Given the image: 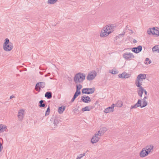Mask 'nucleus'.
I'll return each instance as SVG.
<instances>
[{
  "instance_id": "2eb2a0df",
  "label": "nucleus",
  "mask_w": 159,
  "mask_h": 159,
  "mask_svg": "<svg viewBox=\"0 0 159 159\" xmlns=\"http://www.w3.org/2000/svg\"><path fill=\"white\" fill-rule=\"evenodd\" d=\"M143 92L144 88L143 87H141L138 88L137 93L139 96L140 97H142Z\"/></svg>"
},
{
  "instance_id": "2f4dec72",
  "label": "nucleus",
  "mask_w": 159,
  "mask_h": 159,
  "mask_svg": "<svg viewBox=\"0 0 159 159\" xmlns=\"http://www.w3.org/2000/svg\"><path fill=\"white\" fill-rule=\"evenodd\" d=\"M125 72H123L122 74H119L118 75L119 77L120 78H124Z\"/></svg>"
},
{
  "instance_id": "5fc2aeb1",
  "label": "nucleus",
  "mask_w": 159,
  "mask_h": 159,
  "mask_svg": "<svg viewBox=\"0 0 159 159\" xmlns=\"http://www.w3.org/2000/svg\"><path fill=\"white\" fill-rule=\"evenodd\" d=\"M144 63H145V64H147V61H145V62H144Z\"/></svg>"
},
{
  "instance_id": "ea45409f",
  "label": "nucleus",
  "mask_w": 159,
  "mask_h": 159,
  "mask_svg": "<svg viewBox=\"0 0 159 159\" xmlns=\"http://www.w3.org/2000/svg\"><path fill=\"white\" fill-rule=\"evenodd\" d=\"M145 61H148V63L149 64H150L151 63V61L148 58H146L145 59Z\"/></svg>"
},
{
  "instance_id": "393cba45",
  "label": "nucleus",
  "mask_w": 159,
  "mask_h": 159,
  "mask_svg": "<svg viewBox=\"0 0 159 159\" xmlns=\"http://www.w3.org/2000/svg\"><path fill=\"white\" fill-rule=\"evenodd\" d=\"M66 107L65 106H62L59 107L58 108V112L60 114H62L65 109Z\"/></svg>"
},
{
  "instance_id": "6e6d98bb",
  "label": "nucleus",
  "mask_w": 159,
  "mask_h": 159,
  "mask_svg": "<svg viewBox=\"0 0 159 159\" xmlns=\"http://www.w3.org/2000/svg\"><path fill=\"white\" fill-rule=\"evenodd\" d=\"M110 73H112H112H113V70L112 71V72H110Z\"/></svg>"
},
{
  "instance_id": "c85d7f7f",
  "label": "nucleus",
  "mask_w": 159,
  "mask_h": 159,
  "mask_svg": "<svg viewBox=\"0 0 159 159\" xmlns=\"http://www.w3.org/2000/svg\"><path fill=\"white\" fill-rule=\"evenodd\" d=\"M82 88V85L80 84H78L76 85V91L80 92V90Z\"/></svg>"
},
{
  "instance_id": "bf43d9fd",
  "label": "nucleus",
  "mask_w": 159,
  "mask_h": 159,
  "mask_svg": "<svg viewBox=\"0 0 159 159\" xmlns=\"http://www.w3.org/2000/svg\"><path fill=\"white\" fill-rule=\"evenodd\" d=\"M46 159H48V158H46Z\"/></svg>"
},
{
  "instance_id": "473e14b6",
  "label": "nucleus",
  "mask_w": 159,
  "mask_h": 159,
  "mask_svg": "<svg viewBox=\"0 0 159 159\" xmlns=\"http://www.w3.org/2000/svg\"><path fill=\"white\" fill-rule=\"evenodd\" d=\"M158 48V46L155 45L152 48V51L153 52H156L157 51V50Z\"/></svg>"
},
{
  "instance_id": "dca6fc26",
  "label": "nucleus",
  "mask_w": 159,
  "mask_h": 159,
  "mask_svg": "<svg viewBox=\"0 0 159 159\" xmlns=\"http://www.w3.org/2000/svg\"><path fill=\"white\" fill-rule=\"evenodd\" d=\"M115 27L114 25H108L106 26V28L105 29L107 31H112V32L114 30V28Z\"/></svg>"
},
{
  "instance_id": "72a5a7b5",
  "label": "nucleus",
  "mask_w": 159,
  "mask_h": 159,
  "mask_svg": "<svg viewBox=\"0 0 159 159\" xmlns=\"http://www.w3.org/2000/svg\"><path fill=\"white\" fill-rule=\"evenodd\" d=\"M89 89L92 90H88L89 92H92L91 93H90V94H92V93H94V92L95 91V88L94 87H93V88H89Z\"/></svg>"
},
{
  "instance_id": "79ce46f5",
  "label": "nucleus",
  "mask_w": 159,
  "mask_h": 159,
  "mask_svg": "<svg viewBox=\"0 0 159 159\" xmlns=\"http://www.w3.org/2000/svg\"><path fill=\"white\" fill-rule=\"evenodd\" d=\"M113 73H112L113 74H116L118 73V70H113Z\"/></svg>"
},
{
  "instance_id": "aec40b11",
  "label": "nucleus",
  "mask_w": 159,
  "mask_h": 159,
  "mask_svg": "<svg viewBox=\"0 0 159 159\" xmlns=\"http://www.w3.org/2000/svg\"><path fill=\"white\" fill-rule=\"evenodd\" d=\"M153 146L152 145H148L145 148L146 151L148 152V154L151 152V150L153 149Z\"/></svg>"
},
{
  "instance_id": "58836bf2",
  "label": "nucleus",
  "mask_w": 159,
  "mask_h": 159,
  "mask_svg": "<svg viewBox=\"0 0 159 159\" xmlns=\"http://www.w3.org/2000/svg\"><path fill=\"white\" fill-rule=\"evenodd\" d=\"M77 97L76 96H75L74 95L71 100V102H73Z\"/></svg>"
},
{
  "instance_id": "c9c22d12",
  "label": "nucleus",
  "mask_w": 159,
  "mask_h": 159,
  "mask_svg": "<svg viewBox=\"0 0 159 159\" xmlns=\"http://www.w3.org/2000/svg\"><path fill=\"white\" fill-rule=\"evenodd\" d=\"M96 134H98V136H101L104 134V133L103 132V131H102L101 130H100L98 131V133H96Z\"/></svg>"
},
{
  "instance_id": "9d476101",
  "label": "nucleus",
  "mask_w": 159,
  "mask_h": 159,
  "mask_svg": "<svg viewBox=\"0 0 159 159\" xmlns=\"http://www.w3.org/2000/svg\"><path fill=\"white\" fill-rule=\"evenodd\" d=\"M81 98V100L84 103H88L91 101L90 98L88 96L84 95Z\"/></svg>"
},
{
  "instance_id": "603ef678",
  "label": "nucleus",
  "mask_w": 159,
  "mask_h": 159,
  "mask_svg": "<svg viewBox=\"0 0 159 159\" xmlns=\"http://www.w3.org/2000/svg\"><path fill=\"white\" fill-rule=\"evenodd\" d=\"M128 28H129V27H128V25H127L126 26V29H128Z\"/></svg>"
},
{
  "instance_id": "0eeeda50",
  "label": "nucleus",
  "mask_w": 159,
  "mask_h": 159,
  "mask_svg": "<svg viewBox=\"0 0 159 159\" xmlns=\"http://www.w3.org/2000/svg\"><path fill=\"white\" fill-rule=\"evenodd\" d=\"M123 57L127 60H130L134 57L133 54L130 52H126L124 53L123 55Z\"/></svg>"
},
{
  "instance_id": "7ed1b4c3",
  "label": "nucleus",
  "mask_w": 159,
  "mask_h": 159,
  "mask_svg": "<svg viewBox=\"0 0 159 159\" xmlns=\"http://www.w3.org/2000/svg\"><path fill=\"white\" fill-rule=\"evenodd\" d=\"M143 104L142 105V101L140 99H139L137 102L134 105L131 106L130 107V109L136 108L138 107H140L141 108L145 107L148 105V102L146 100H143Z\"/></svg>"
},
{
  "instance_id": "20e7f679",
  "label": "nucleus",
  "mask_w": 159,
  "mask_h": 159,
  "mask_svg": "<svg viewBox=\"0 0 159 159\" xmlns=\"http://www.w3.org/2000/svg\"><path fill=\"white\" fill-rule=\"evenodd\" d=\"M147 32L148 34L155 35L156 36H159V28L157 27L150 28L148 30Z\"/></svg>"
},
{
  "instance_id": "39448f33",
  "label": "nucleus",
  "mask_w": 159,
  "mask_h": 159,
  "mask_svg": "<svg viewBox=\"0 0 159 159\" xmlns=\"http://www.w3.org/2000/svg\"><path fill=\"white\" fill-rule=\"evenodd\" d=\"M45 85V83L44 82H39L37 83L35 86V89L38 92L41 90V88H43Z\"/></svg>"
},
{
  "instance_id": "09e8293b",
  "label": "nucleus",
  "mask_w": 159,
  "mask_h": 159,
  "mask_svg": "<svg viewBox=\"0 0 159 159\" xmlns=\"http://www.w3.org/2000/svg\"><path fill=\"white\" fill-rule=\"evenodd\" d=\"M128 30H129V31H131V34H133V31L132 30H130L129 29H128Z\"/></svg>"
},
{
  "instance_id": "a18cd8bd",
  "label": "nucleus",
  "mask_w": 159,
  "mask_h": 159,
  "mask_svg": "<svg viewBox=\"0 0 159 159\" xmlns=\"http://www.w3.org/2000/svg\"><path fill=\"white\" fill-rule=\"evenodd\" d=\"M148 98V97L147 96H145L143 98V100H146V99Z\"/></svg>"
},
{
  "instance_id": "412c9836",
  "label": "nucleus",
  "mask_w": 159,
  "mask_h": 159,
  "mask_svg": "<svg viewBox=\"0 0 159 159\" xmlns=\"http://www.w3.org/2000/svg\"><path fill=\"white\" fill-rule=\"evenodd\" d=\"M7 129L6 125L2 124L0 125V133H2L4 131H6Z\"/></svg>"
},
{
  "instance_id": "7c9ffc66",
  "label": "nucleus",
  "mask_w": 159,
  "mask_h": 159,
  "mask_svg": "<svg viewBox=\"0 0 159 159\" xmlns=\"http://www.w3.org/2000/svg\"><path fill=\"white\" fill-rule=\"evenodd\" d=\"M85 153H84L83 154H80V155H79V156H78L76 159H80L81 158L85 156Z\"/></svg>"
},
{
  "instance_id": "f704fd0d",
  "label": "nucleus",
  "mask_w": 159,
  "mask_h": 159,
  "mask_svg": "<svg viewBox=\"0 0 159 159\" xmlns=\"http://www.w3.org/2000/svg\"><path fill=\"white\" fill-rule=\"evenodd\" d=\"M81 92H79L76 90V92L75 93L74 95L77 97L79 95L81 94Z\"/></svg>"
},
{
  "instance_id": "423d86ee",
  "label": "nucleus",
  "mask_w": 159,
  "mask_h": 159,
  "mask_svg": "<svg viewBox=\"0 0 159 159\" xmlns=\"http://www.w3.org/2000/svg\"><path fill=\"white\" fill-rule=\"evenodd\" d=\"M97 73L95 71L93 70L89 73L87 77V79L88 80H91L93 79L96 76Z\"/></svg>"
},
{
  "instance_id": "5701e85b",
  "label": "nucleus",
  "mask_w": 159,
  "mask_h": 159,
  "mask_svg": "<svg viewBox=\"0 0 159 159\" xmlns=\"http://www.w3.org/2000/svg\"><path fill=\"white\" fill-rule=\"evenodd\" d=\"M93 106H91L90 107L89 106H86L84 107L82 109V111H90L91 109H92L93 108Z\"/></svg>"
},
{
  "instance_id": "3c124183",
  "label": "nucleus",
  "mask_w": 159,
  "mask_h": 159,
  "mask_svg": "<svg viewBox=\"0 0 159 159\" xmlns=\"http://www.w3.org/2000/svg\"><path fill=\"white\" fill-rule=\"evenodd\" d=\"M125 32H124L123 34H120V35H125Z\"/></svg>"
},
{
  "instance_id": "6e6552de",
  "label": "nucleus",
  "mask_w": 159,
  "mask_h": 159,
  "mask_svg": "<svg viewBox=\"0 0 159 159\" xmlns=\"http://www.w3.org/2000/svg\"><path fill=\"white\" fill-rule=\"evenodd\" d=\"M106 28H103L101 31V32L100 34V36L101 37H105L108 36L109 34L112 32V31H109L107 32V30L105 29Z\"/></svg>"
},
{
  "instance_id": "bb28decb",
  "label": "nucleus",
  "mask_w": 159,
  "mask_h": 159,
  "mask_svg": "<svg viewBox=\"0 0 159 159\" xmlns=\"http://www.w3.org/2000/svg\"><path fill=\"white\" fill-rule=\"evenodd\" d=\"M58 0H48L47 3L49 4H54L56 3Z\"/></svg>"
},
{
  "instance_id": "f8f14e48",
  "label": "nucleus",
  "mask_w": 159,
  "mask_h": 159,
  "mask_svg": "<svg viewBox=\"0 0 159 159\" xmlns=\"http://www.w3.org/2000/svg\"><path fill=\"white\" fill-rule=\"evenodd\" d=\"M24 116V111L23 110H20L18 113V117L20 120L21 121Z\"/></svg>"
},
{
  "instance_id": "a19ab883",
  "label": "nucleus",
  "mask_w": 159,
  "mask_h": 159,
  "mask_svg": "<svg viewBox=\"0 0 159 159\" xmlns=\"http://www.w3.org/2000/svg\"><path fill=\"white\" fill-rule=\"evenodd\" d=\"M2 148H3V147H2V144L0 142V152H1L2 151Z\"/></svg>"
},
{
  "instance_id": "4468645a",
  "label": "nucleus",
  "mask_w": 159,
  "mask_h": 159,
  "mask_svg": "<svg viewBox=\"0 0 159 159\" xmlns=\"http://www.w3.org/2000/svg\"><path fill=\"white\" fill-rule=\"evenodd\" d=\"M148 154V152L146 151L145 148H143L140 152V156L142 157H145Z\"/></svg>"
},
{
  "instance_id": "f03ea898",
  "label": "nucleus",
  "mask_w": 159,
  "mask_h": 159,
  "mask_svg": "<svg viewBox=\"0 0 159 159\" xmlns=\"http://www.w3.org/2000/svg\"><path fill=\"white\" fill-rule=\"evenodd\" d=\"M13 48V44L11 42H10L8 39H6L3 43V49L6 51L8 52L11 51Z\"/></svg>"
},
{
  "instance_id": "f3484780",
  "label": "nucleus",
  "mask_w": 159,
  "mask_h": 159,
  "mask_svg": "<svg viewBox=\"0 0 159 159\" xmlns=\"http://www.w3.org/2000/svg\"><path fill=\"white\" fill-rule=\"evenodd\" d=\"M146 78V74H140L138 76L137 79L138 80H141L142 81L143 80L145 79Z\"/></svg>"
},
{
  "instance_id": "49530a36",
  "label": "nucleus",
  "mask_w": 159,
  "mask_h": 159,
  "mask_svg": "<svg viewBox=\"0 0 159 159\" xmlns=\"http://www.w3.org/2000/svg\"><path fill=\"white\" fill-rule=\"evenodd\" d=\"M15 97L14 96H13V95H12L10 97V99H11L12 98H15Z\"/></svg>"
},
{
  "instance_id": "13d9d810",
  "label": "nucleus",
  "mask_w": 159,
  "mask_h": 159,
  "mask_svg": "<svg viewBox=\"0 0 159 159\" xmlns=\"http://www.w3.org/2000/svg\"><path fill=\"white\" fill-rule=\"evenodd\" d=\"M42 73V72H39V73H40V74H41V73Z\"/></svg>"
},
{
  "instance_id": "864d4df0",
  "label": "nucleus",
  "mask_w": 159,
  "mask_h": 159,
  "mask_svg": "<svg viewBox=\"0 0 159 159\" xmlns=\"http://www.w3.org/2000/svg\"><path fill=\"white\" fill-rule=\"evenodd\" d=\"M157 52H158L159 53V49H157Z\"/></svg>"
},
{
  "instance_id": "ddd939ff",
  "label": "nucleus",
  "mask_w": 159,
  "mask_h": 159,
  "mask_svg": "<svg viewBox=\"0 0 159 159\" xmlns=\"http://www.w3.org/2000/svg\"><path fill=\"white\" fill-rule=\"evenodd\" d=\"M98 134H95L94 136H93L91 140V142L93 144L98 142L99 139V138L98 137Z\"/></svg>"
},
{
  "instance_id": "1a4fd4ad",
  "label": "nucleus",
  "mask_w": 159,
  "mask_h": 159,
  "mask_svg": "<svg viewBox=\"0 0 159 159\" xmlns=\"http://www.w3.org/2000/svg\"><path fill=\"white\" fill-rule=\"evenodd\" d=\"M142 48L141 46L139 45L137 47L132 48V51L135 53H138L141 51Z\"/></svg>"
},
{
  "instance_id": "f257e3e1",
  "label": "nucleus",
  "mask_w": 159,
  "mask_h": 159,
  "mask_svg": "<svg viewBox=\"0 0 159 159\" xmlns=\"http://www.w3.org/2000/svg\"><path fill=\"white\" fill-rule=\"evenodd\" d=\"M85 74L83 73L79 72L75 75L74 78V81L76 84L82 83L85 79Z\"/></svg>"
},
{
  "instance_id": "9b49d317",
  "label": "nucleus",
  "mask_w": 159,
  "mask_h": 159,
  "mask_svg": "<svg viewBox=\"0 0 159 159\" xmlns=\"http://www.w3.org/2000/svg\"><path fill=\"white\" fill-rule=\"evenodd\" d=\"M115 106V104H112L111 107H109L105 109L104 112L107 113L111 112H113L114 111V108Z\"/></svg>"
},
{
  "instance_id": "c03bdc74",
  "label": "nucleus",
  "mask_w": 159,
  "mask_h": 159,
  "mask_svg": "<svg viewBox=\"0 0 159 159\" xmlns=\"http://www.w3.org/2000/svg\"><path fill=\"white\" fill-rule=\"evenodd\" d=\"M143 92L144 93V94H145V95H147V91L146 90H144V92Z\"/></svg>"
},
{
  "instance_id": "4d7b16f0",
  "label": "nucleus",
  "mask_w": 159,
  "mask_h": 159,
  "mask_svg": "<svg viewBox=\"0 0 159 159\" xmlns=\"http://www.w3.org/2000/svg\"><path fill=\"white\" fill-rule=\"evenodd\" d=\"M77 109H76V108H75V111H77Z\"/></svg>"
},
{
  "instance_id": "37998d69",
  "label": "nucleus",
  "mask_w": 159,
  "mask_h": 159,
  "mask_svg": "<svg viewBox=\"0 0 159 159\" xmlns=\"http://www.w3.org/2000/svg\"><path fill=\"white\" fill-rule=\"evenodd\" d=\"M51 75V74L50 73H47V74H46V75H45V77H47V76H49L50 75Z\"/></svg>"
},
{
  "instance_id": "4be33fe9",
  "label": "nucleus",
  "mask_w": 159,
  "mask_h": 159,
  "mask_svg": "<svg viewBox=\"0 0 159 159\" xmlns=\"http://www.w3.org/2000/svg\"><path fill=\"white\" fill-rule=\"evenodd\" d=\"M89 90H92L91 89H89L88 88H84L82 89V94H90L92 92H89Z\"/></svg>"
},
{
  "instance_id": "6ab92c4d",
  "label": "nucleus",
  "mask_w": 159,
  "mask_h": 159,
  "mask_svg": "<svg viewBox=\"0 0 159 159\" xmlns=\"http://www.w3.org/2000/svg\"><path fill=\"white\" fill-rule=\"evenodd\" d=\"M52 93L51 92H47L45 94V97L48 99H49L52 98Z\"/></svg>"
},
{
  "instance_id": "e433bc0d",
  "label": "nucleus",
  "mask_w": 159,
  "mask_h": 159,
  "mask_svg": "<svg viewBox=\"0 0 159 159\" xmlns=\"http://www.w3.org/2000/svg\"><path fill=\"white\" fill-rule=\"evenodd\" d=\"M102 131H103V133H104L106 131H107V129L105 127H103L100 129Z\"/></svg>"
},
{
  "instance_id": "8fccbe9b",
  "label": "nucleus",
  "mask_w": 159,
  "mask_h": 159,
  "mask_svg": "<svg viewBox=\"0 0 159 159\" xmlns=\"http://www.w3.org/2000/svg\"><path fill=\"white\" fill-rule=\"evenodd\" d=\"M98 101H96L94 104L95 105H96V104H98Z\"/></svg>"
},
{
  "instance_id": "4c0bfd02",
  "label": "nucleus",
  "mask_w": 159,
  "mask_h": 159,
  "mask_svg": "<svg viewBox=\"0 0 159 159\" xmlns=\"http://www.w3.org/2000/svg\"><path fill=\"white\" fill-rule=\"evenodd\" d=\"M130 75L129 74H127V73H125V77L124 78H129L130 77Z\"/></svg>"
},
{
  "instance_id": "a878e982",
  "label": "nucleus",
  "mask_w": 159,
  "mask_h": 159,
  "mask_svg": "<svg viewBox=\"0 0 159 159\" xmlns=\"http://www.w3.org/2000/svg\"><path fill=\"white\" fill-rule=\"evenodd\" d=\"M123 104L121 100H119L115 104V106L117 107H120L122 106Z\"/></svg>"
},
{
  "instance_id": "cd10ccee",
  "label": "nucleus",
  "mask_w": 159,
  "mask_h": 159,
  "mask_svg": "<svg viewBox=\"0 0 159 159\" xmlns=\"http://www.w3.org/2000/svg\"><path fill=\"white\" fill-rule=\"evenodd\" d=\"M61 122V120L58 119L56 118L54 120V126H57V124Z\"/></svg>"
},
{
  "instance_id": "de8ad7c7",
  "label": "nucleus",
  "mask_w": 159,
  "mask_h": 159,
  "mask_svg": "<svg viewBox=\"0 0 159 159\" xmlns=\"http://www.w3.org/2000/svg\"><path fill=\"white\" fill-rule=\"evenodd\" d=\"M133 42L134 43H136L137 41H136V40L135 39H134L133 40Z\"/></svg>"
},
{
  "instance_id": "a211bd4d",
  "label": "nucleus",
  "mask_w": 159,
  "mask_h": 159,
  "mask_svg": "<svg viewBox=\"0 0 159 159\" xmlns=\"http://www.w3.org/2000/svg\"><path fill=\"white\" fill-rule=\"evenodd\" d=\"M45 102V101L43 100L40 101L39 102V107L40 108H44L46 107L47 105L46 103H44Z\"/></svg>"
},
{
  "instance_id": "c756f323",
  "label": "nucleus",
  "mask_w": 159,
  "mask_h": 159,
  "mask_svg": "<svg viewBox=\"0 0 159 159\" xmlns=\"http://www.w3.org/2000/svg\"><path fill=\"white\" fill-rule=\"evenodd\" d=\"M50 111V108L49 106H48L47 110L46 111L45 113V116H46L47 115H48L49 114Z\"/></svg>"
},
{
  "instance_id": "b1692460",
  "label": "nucleus",
  "mask_w": 159,
  "mask_h": 159,
  "mask_svg": "<svg viewBox=\"0 0 159 159\" xmlns=\"http://www.w3.org/2000/svg\"><path fill=\"white\" fill-rule=\"evenodd\" d=\"M135 84L136 86L139 88L142 87L141 86L142 85V82L141 80H138L136 79L135 80Z\"/></svg>"
}]
</instances>
